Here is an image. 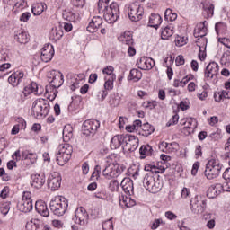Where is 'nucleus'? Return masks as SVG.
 <instances>
[{"label":"nucleus","mask_w":230,"mask_h":230,"mask_svg":"<svg viewBox=\"0 0 230 230\" xmlns=\"http://www.w3.org/2000/svg\"><path fill=\"white\" fill-rule=\"evenodd\" d=\"M47 76L51 84L46 86L45 93L48 94L49 100L53 102L57 98V94H58L57 89L64 84V75H62V72L51 70Z\"/></svg>","instance_id":"f257e3e1"},{"label":"nucleus","mask_w":230,"mask_h":230,"mask_svg":"<svg viewBox=\"0 0 230 230\" xmlns=\"http://www.w3.org/2000/svg\"><path fill=\"white\" fill-rule=\"evenodd\" d=\"M111 0H99L98 10L103 12V18L108 24H114L119 19V4L113 2L108 6Z\"/></svg>","instance_id":"f03ea898"},{"label":"nucleus","mask_w":230,"mask_h":230,"mask_svg":"<svg viewBox=\"0 0 230 230\" xmlns=\"http://www.w3.org/2000/svg\"><path fill=\"white\" fill-rule=\"evenodd\" d=\"M143 186L149 193H159L163 190V181L149 172L143 179Z\"/></svg>","instance_id":"7ed1b4c3"},{"label":"nucleus","mask_w":230,"mask_h":230,"mask_svg":"<svg viewBox=\"0 0 230 230\" xmlns=\"http://www.w3.org/2000/svg\"><path fill=\"white\" fill-rule=\"evenodd\" d=\"M49 208L56 217H64L69 208V201L65 197L58 196L50 201Z\"/></svg>","instance_id":"20e7f679"},{"label":"nucleus","mask_w":230,"mask_h":230,"mask_svg":"<svg viewBox=\"0 0 230 230\" xmlns=\"http://www.w3.org/2000/svg\"><path fill=\"white\" fill-rule=\"evenodd\" d=\"M49 114V102L46 99H37L32 103L31 115L36 119H44Z\"/></svg>","instance_id":"39448f33"},{"label":"nucleus","mask_w":230,"mask_h":230,"mask_svg":"<svg viewBox=\"0 0 230 230\" xmlns=\"http://www.w3.org/2000/svg\"><path fill=\"white\" fill-rule=\"evenodd\" d=\"M222 171V164H220V160L218 159H210L207 164L205 169V177L209 181L213 179H217L218 175H220V172Z\"/></svg>","instance_id":"423d86ee"},{"label":"nucleus","mask_w":230,"mask_h":230,"mask_svg":"<svg viewBox=\"0 0 230 230\" xmlns=\"http://www.w3.org/2000/svg\"><path fill=\"white\" fill-rule=\"evenodd\" d=\"M124 171L125 166L119 164H108L102 170V175L108 180L116 179V177H119Z\"/></svg>","instance_id":"0eeeda50"},{"label":"nucleus","mask_w":230,"mask_h":230,"mask_svg":"<svg viewBox=\"0 0 230 230\" xmlns=\"http://www.w3.org/2000/svg\"><path fill=\"white\" fill-rule=\"evenodd\" d=\"M206 199L202 195H196L190 199V208L193 215H202L206 211Z\"/></svg>","instance_id":"6e6552de"},{"label":"nucleus","mask_w":230,"mask_h":230,"mask_svg":"<svg viewBox=\"0 0 230 230\" xmlns=\"http://www.w3.org/2000/svg\"><path fill=\"white\" fill-rule=\"evenodd\" d=\"M17 208L22 213H30V211H32L33 199H31V192H23L22 199L17 204Z\"/></svg>","instance_id":"1a4fd4ad"},{"label":"nucleus","mask_w":230,"mask_h":230,"mask_svg":"<svg viewBox=\"0 0 230 230\" xmlns=\"http://www.w3.org/2000/svg\"><path fill=\"white\" fill-rule=\"evenodd\" d=\"M128 17L133 22H137L143 19V14L145 13V9L140 4H131L128 11Z\"/></svg>","instance_id":"9d476101"},{"label":"nucleus","mask_w":230,"mask_h":230,"mask_svg":"<svg viewBox=\"0 0 230 230\" xmlns=\"http://www.w3.org/2000/svg\"><path fill=\"white\" fill-rule=\"evenodd\" d=\"M100 128V121L96 119L85 120L83 124L84 136H94Z\"/></svg>","instance_id":"9b49d317"},{"label":"nucleus","mask_w":230,"mask_h":230,"mask_svg":"<svg viewBox=\"0 0 230 230\" xmlns=\"http://www.w3.org/2000/svg\"><path fill=\"white\" fill-rule=\"evenodd\" d=\"M73 220L75 224H78L79 226H87L89 224V214L87 210L84 207L77 208Z\"/></svg>","instance_id":"f8f14e48"},{"label":"nucleus","mask_w":230,"mask_h":230,"mask_svg":"<svg viewBox=\"0 0 230 230\" xmlns=\"http://www.w3.org/2000/svg\"><path fill=\"white\" fill-rule=\"evenodd\" d=\"M48 186L51 189L52 191H57L62 184V176L58 172H53L49 175L48 178Z\"/></svg>","instance_id":"ddd939ff"},{"label":"nucleus","mask_w":230,"mask_h":230,"mask_svg":"<svg viewBox=\"0 0 230 230\" xmlns=\"http://www.w3.org/2000/svg\"><path fill=\"white\" fill-rule=\"evenodd\" d=\"M227 184V182H225L223 185L220 183L210 185L207 190V197L208 199H216L222 191H228L227 188H226Z\"/></svg>","instance_id":"4468645a"},{"label":"nucleus","mask_w":230,"mask_h":230,"mask_svg":"<svg viewBox=\"0 0 230 230\" xmlns=\"http://www.w3.org/2000/svg\"><path fill=\"white\" fill-rule=\"evenodd\" d=\"M124 141L126 143V150L128 152H136L139 146V138L133 135H126Z\"/></svg>","instance_id":"2eb2a0df"},{"label":"nucleus","mask_w":230,"mask_h":230,"mask_svg":"<svg viewBox=\"0 0 230 230\" xmlns=\"http://www.w3.org/2000/svg\"><path fill=\"white\" fill-rule=\"evenodd\" d=\"M53 55H55L53 45L47 44L41 49L40 59L45 63L50 62L53 59Z\"/></svg>","instance_id":"dca6fc26"},{"label":"nucleus","mask_w":230,"mask_h":230,"mask_svg":"<svg viewBox=\"0 0 230 230\" xmlns=\"http://www.w3.org/2000/svg\"><path fill=\"white\" fill-rule=\"evenodd\" d=\"M219 66L217 62H210L205 69V79L213 80L218 75Z\"/></svg>","instance_id":"f3484780"},{"label":"nucleus","mask_w":230,"mask_h":230,"mask_svg":"<svg viewBox=\"0 0 230 230\" xmlns=\"http://www.w3.org/2000/svg\"><path fill=\"white\" fill-rule=\"evenodd\" d=\"M137 66L143 71H150L155 66V61L150 58L142 57L137 60Z\"/></svg>","instance_id":"a211bd4d"},{"label":"nucleus","mask_w":230,"mask_h":230,"mask_svg":"<svg viewBox=\"0 0 230 230\" xmlns=\"http://www.w3.org/2000/svg\"><path fill=\"white\" fill-rule=\"evenodd\" d=\"M31 184L32 188H35L36 190H40V188H42L46 183V175H44V173L32 174L31 176Z\"/></svg>","instance_id":"6ab92c4d"},{"label":"nucleus","mask_w":230,"mask_h":230,"mask_svg":"<svg viewBox=\"0 0 230 230\" xmlns=\"http://www.w3.org/2000/svg\"><path fill=\"white\" fill-rule=\"evenodd\" d=\"M30 93H34L38 96H40V94H44V88L42 85H39L37 83L32 82L29 87L26 86L24 88L23 94L26 96L27 94H30Z\"/></svg>","instance_id":"aec40b11"},{"label":"nucleus","mask_w":230,"mask_h":230,"mask_svg":"<svg viewBox=\"0 0 230 230\" xmlns=\"http://www.w3.org/2000/svg\"><path fill=\"white\" fill-rule=\"evenodd\" d=\"M208 34V22H200L194 30V37L196 39H203Z\"/></svg>","instance_id":"412c9836"},{"label":"nucleus","mask_w":230,"mask_h":230,"mask_svg":"<svg viewBox=\"0 0 230 230\" xmlns=\"http://www.w3.org/2000/svg\"><path fill=\"white\" fill-rule=\"evenodd\" d=\"M103 24V19L100 16H94L89 25L87 26L86 30L90 33H94L98 30V28H101Z\"/></svg>","instance_id":"4be33fe9"},{"label":"nucleus","mask_w":230,"mask_h":230,"mask_svg":"<svg viewBox=\"0 0 230 230\" xmlns=\"http://www.w3.org/2000/svg\"><path fill=\"white\" fill-rule=\"evenodd\" d=\"M22 78H24V72L16 71L9 76L8 83L13 85V87H17V85L22 82Z\"/></svg>","instance_id":"5701e85b"},{"label":"nucleus","mask_w":230,"mask_h":230,"mask_svg":"<svg viewBox=\"0 0 230 230\" xmlns=\"http://www.w3.org/2000/svg\"><path fill=\"white\" fill-rule=\"evenodd\" d=\"M120 186L123 191L128 193V195H134V181L130 178H124Z\"/></svg>","instance_id":"b1692460"},{"label":"nucleus","mask_w":230,"mask_h":230,"mask_svg":"<svg viewBox=\"0 0 230 230\" xmlns=\"http://www.w3.org/2000/svg\"><path fill=\"white\" fill-rule=\"evenodd\" d=\"M35 209L41 217H49V210L48 205L43 200H38L35 203Z\"/></svg>","instance_id":"393cba45"},{"label":"nucleus","mask_w":230,"mask_h":230,"mask_svg":"<svg viewBox=\"0 0 230 230\" xmlns=\"http://www.w3.org/2000/svg\"><path fill=\"white\" fill-rule=\"evenodd\" d=\"M181 123L185 126L183 130H186L187 134H192L197 128V119H183Z\"/></svg>","instance_id":"a878e982"},{"label":"nucleus","mask_w":230,"mask_h":230,"mask_svg":"<svg viewBox=\"0 0 230 230\" xmlns=\"http://www.w3.org/2000/svg\"><path fill=\"white\" fill-rule=\"evenodd\" d=\"M14 40L19 44H28L30 42V34L24 31H18L15 32Z\"/></svg>","instance_id":"bb28decb"},{"label":"nucleus","mask_w":230,"mask_h":230,"mask_svg":"<svg viewBox=\"0 0 230 230\" xmlns=\"http://www.w3.org/2000/svg\"><path fill=\"white\" fill-rule=\"evenodd\" d=\"M166 168L164 166L154 164H146L145 165V171L149 172L150 173H164Z\"/></svg>","instance_id":"cd10ccee"},{"label":"nucleus","mask_w":230,"mask_h":230,"mask_svg":"<svg viewBox=\"0 0 230 230\" xmlns=\"http://www.w3.org/2000/svg\"><path fill=\"white\" fill-rule=\"evenodd\" d=\"M119 42L125 44L126 46H134V38L130 31H125L119 37Z\"/></svg>","instance_id":"c85d7f7f"},{"label":"nucleus","mask_w":230,"mask_h":230,"mask_svg":"<svg viewBox=\"0 0 230 230\" xmlns=\"http://www.w3.org/2000/svg\"><path fill=\"white\" fill-rule=\"evenodd\" d=\"M119 200L122 208H132L136 206V201L132 198L125 196V194H119Z\"/></svg>","instance_id":"c756f323"},{"label":"nucleus","mask_w":230,"mask_h":230,"mask_svg":"<svg viewBox=\"0 0 230 230\" xmlns=\"http://www.w3.org/2000/svg\"><path fill=\"white\" fill-rule=\"evenodd\" d=\"M214 100L217 103H222L224 100H230V91L222 90L219 92H215Z\"/></svg>","instance_id":"7c9ffc66"},{"label":"nucleus","mask_w":230,"mask_h":230,"mask_svg":"<svg viewBox=\"0 0 230 230\" xmlns=\"http://www.w3.org/2000/svg\"><path fill=\"white\" fill-rule=\"evenodd\" d=\"M125 143V136L123 135H116L111 138V148L112 150H117V148H119Z\"/></svg>","instance_id":"2f4dec72"},{"label":"nucleus","mask_w":230,"mask_h":230,"mask_svg":"<svg viewBox=\"0 0 230 230\" xmlns=\"http://www.w3.org/2000/svg\"><path fill=\"white\" fill-rule=\"evenodd\" d=\"M161 22H163V18L159 14L152 13L149 17V25L151 28H159L161 25Z\"/></svg>","instance_id":"473e14b6"},{"label":"nucleus","mask_w":230,"mask_h":230,"mask_svg":"<svg viewBox=\"0 0 230 230\" xmlns=\"http://www.w3.org/2000/svg\"><path fill=\"white\" fill-rule=\"evenodd\" d=\"M70 159L71 156L64 153H60V151H58V153L56 154V161L59 166H64L65 164H67Z\"/></svg>","instance_id":"72a5a7b5"},{"label":"nucleus","mask_w":230,"mask_h":230,"mask_svg":"<svg viewBox=\"0 0 230 230\" xmlns=\"http://www.w3.org/2000/svg\"><path fill=\"white\" fill-rule=\"evenodd\" d=\"M141 131L139 132V134H141V136H144L145 137H148V136H150L151 134H154V131L155 130L154 128V126L150 125L149 123H144L141 126Z\"/></svg>","instance_id":"f704fd0d"},{"label":"nucleus","mask_w":230,"mask_h":230,"mask_svg":"<svg viewBox=\"0 0 230 230\" xmlns=\"http://www.w3.org/2000/svg\"><path fill=\"white\" fill-rule=\"evenodd\" d=\"M58 152H60L61 154H65V155H68L71 157V155H73V146L67 143L61 144L58 148Z\"/></svg>","instance_id":"c9c22d12"},{"label":"nucleus","mask_w":230,"mask_h":230,"mask_svg":"<svg viewBox=\"0 0 230 230\" xmlns=\"http://www.w3.org/2000/svg\"><path fill=\"white\" fill-rule=\"evenodd\" d=\"M45 8H48L45 3L35 4L32 5L31 12L33 15H41Z\"/></svg>","instance_id":"e433bc0d"},{"label":"nucleus","mask_w":230,"mask_h":230,"mask_svg":"<svg viewBox=\"0 0 230 230\" xmlns=\"http://www.w3.org/2000/svg\"><path fill=\"white\" fill-rule=\"evenodd\" d=\"M92 94L93 98H96L99 102H103L109 93L106 90L95 89Z\"/></svg>","instance_id":"4c0bfd02"},{"label":"nucleus","mask_w":230,"mask_h":230,"mask_svg":"<svg viewBox=\"0 0 230 230\" xmlns=\"http://www.w3.org/2000/svg\"><path fill=\"white\" fill-rule=\"evenodd\" d=\"M152 152H154V149L150 145L142 146L139 149L140 158L145 159L147 155H152Z\"/></svg>","instance_id":"58836bf2"},{"label":"nucleus","mask_w":230,"mask_h":230,"mask_svg":"<svg viewBox=\"0 0 230 230\" xmlns=\"http://www.w3.org/2000/svg\"><path fill=\"white\" fill-rule=\"evenodd\" d=\"M141 78H143V74L139 69H137V68L131 69L128 76L129 80H134V82H139Z\"/></svg>","instance_id":"ea45409f"},{"label":"nucleus","mask_w":230,"mask_h":230,"mask_svg":"<svg viewBox=\"0 0 230 230\" xmlns=\"http://www.w3.org/2000/svg\"><path fill=\"white\" fill-rule=\"evenodd\" d=\"M73 137V127L66 125L63 128V139L64 141H69Z\"/></svg>","instance_id":"a19ab883"},{"label":"nucleus","mask_w":230,"mask_h":230,"mask_svg":"<svg viewBox=\"0 0 230 230\" xmlns=\"http://www.w3.org/2000/svg\"><path fill=\"white\" fill-rule=\"evenodd\" d=\"M173 35V28L167 26L162 29L161 37L164 40H168Z\"/></svg>","instance_id":"79ce46f5"},{"label":"nucleus","mask_w":230,"mask_h":230,"mask_svg":"<svg viewBox=\"0 0 230 230\" xmlns=\"http://www.w3.org/2000/svg\"><path fill=\"white\" fill-rule=\"evenodd\" d=\"M104 91H112L114 89V80H116V75H112L111 78L104 77Z\"/></svg>","instance_id":"37998d69"},{"label":"nucleus","mask_w":230,"mask_h":230,"mask_svg":"<svg viewBox=\"0 0 230 230\" xmlns=\"http://www.w3.org/2000/svg\"><path fill=\"white\" fill-rule=\"evenodd\" d=\"M22 159H23L24 161H26V159H29L33 164L37 161V154L30 153V151H23L22 153Z\"/></svg>","instance_id":"c03bdc74"},{"label":"nucleus","mask_w":230,"mask_h":230,"mask_svg":"<svg viewBox=\"0 0 230 230\" xmlns=\"http://www.w3.org/2000/svg\"><path fill=\"white\" fill-rule=\"evenodd\" d=\"M215 31L217 35H220V33H226V31H227V24H226L225 22H219L216 23Z\"/></svg>","instance_id":"a18cd8bd"},{"label":"nucleus","mask_w":230,"mask_h":230,"mask_svg":"<svg viewBox=\"0 0 230 230\" xmlns=\"http://www.w3.org/2000/svg\"><path fill=\"white\" fill-rule=\"evenodd\" d=\"M203 10L205 13H207V17H213V14L215 13V5L212 4H205L203 5Z\"/></svg>","instance_id":"49530a36"},{"label":"nucleus","mask_w":230,"mask_h":230,"mask_svg":"<svg viewBox=\"0 0 230 230\" xmlns=\"http://www.w3.org/2000/svg\"><path fill=\"white\" fill-rule=\"evenodd\" d=\"M165 21H170L171 22L177 20V13H173L172 9H166L164 13Z\"/></svg>","instance_id":"de8ad7c7"},{"label":"nucleus","mask_w":230,"mask_h":230,"mask_svg":"<svg viewBox=\"0 0 230 230\" xmlns=\"http://www.w3.org/2000/svg\"><path fill=\"white\" fill-rule=\"evenodd\" d=\"M26 4H27L26 0H20L13 7V12L17 13V12H21V10H24V8H26Z\"/></svg>","instance_id":"09e8293b"},{"label":"nucleus","mask_w":230,"mask_h":230,"mask_svg":"<svg viewBox=\"0 0 230 230\" xmlns=\"http://www.w3.org/2000/svg\"><path fill=\"white\" fill-rule=\"evenodd\" d=\"M64 17H66V21H69L70 22H76L78 21V14L73 12L65 13Z\"/></svg>","instance_id":"8fccbe9b"},{"label":"nucleus","mask_w":230,"mask_h":230,"mask_svg":"<svg viewBox=\"0 0 230 230\" xmlns=\"http://www.w3.org/2000/svg\"><path fill=\"white\" fill-rule=\"evenodd\" d=\"M51 35L54 40H60V39L64 37V31H62V30L53 29Z\"/></svg>","instance_id":"3c124183"},{"label":"nucleus","mask_w":230,"mask_h":230,"mask_svg":"<svg viewBox=\"0 0 230 230\" xmlns=\"http://www.w3.org/2000/svg\"><path fill=\"white\" fill-rule=\"evenodd\" d=\"M188 43V38L184 37V36H177L175 38V44L176 46H178L179 48L186 45Z\"/></svg>","instance_id":"603ef678"},{"label":"nucleus","mask_w":230,"mask_h":230,"mask_svg":"<svg viewBox=\"0 0 230 230\" xmlns=\"http://www.w3.org/2000/svg\"><path fill=\"white\" fill-rule=\"evenodd\" d=\"M25 227L26 230H42V228H40V225L33 221L27 222Z\"/></svg>","instance_id":"864d4df0"},{"label":"nucleus","mask_w":230,"mask_h":230,"mask_svg":"<svg viewBox=\"0 0 230 230\" xmlns=\"http://www.w3.org/2000/svg\"><path fill=\"white\" fill-rule=\"evenodd\" d=\"M103 75H107L108 78H112V76H116L114 75V66H109L103 68L102 70Z\"/></svg>","instance_id":"5fc2aeb1"},{"label":"nucleus","mask_w":230,"mask_h":230,"mask_svg":"<svg viewBox=\"0 0 230 230\" xmlns=\"http://www.w3.org/2000/svg\"><path fill=\"white\" fill-rule=\"evenodd\" d=\"M164 221H163V218H158V219H155L153 222H151L150 224V227L152 230H155L157 229V227H159V226H164Z\"/></svg>","instance_id":"6e6d98bb"},{"label":"nucleus","mask_w":230,"mask_h":230,"mask_svg":"<svg viewBox=\"0 0 230 230\" xmlns=\"http://www.w3.org/2000/svg\"><path fill=\"white\" fill-rule=\"evenodd\" d=\"M165 146H167V149L165 152H177V149L179 148V144L173 142V143H168V144H164Z\"/></svg>","instance_id":"4d7b16f0"},{"label":"nucleus","mask_w":230,"mask_h":230,"mask_svg":"<svg viewBox=\"0 0 230 230\" xmlns=\"http://www.w3.org/2000/svg\"><path fill=\"white\" fill-rule=\"evenodd\" d=\"M103 230H114V224L112 223V218L108 219L102 223Z\"/></svg>","instance_id":"13d9d810"},{"label":"nucleus","mask_w":230,"mask_h":230,"mask_svg":"<svg viewBox=\"0 0 230 230\" xmlns=\"http://www.w3.org/2000/svg\"><path fill=\"white\" fill-rule=\"evenodd\" d=\"M0 211L4 216L8 215V213L10 212V202L2 203L0 207Z\"/></svg>","instance_id":"bf43d9fd"},{"label":"nucleus","mask_w":230,"mask_h":230,"mask_svg":"<svg viewBox=\"0 0 230 230\" xmlns=\"http://www.w3.org/2000/svg\"><path fill=\"white\" fill-rule=\"evenodd\" d=\"M109 189L111 191H118L119 189V182H118L116 180H112L109 184Z\"/></svg>","instance_id":"052dcab7"},{"label":"nucleus","mask_w":230,"mask_h":230,"mask_svg":"<svg viewBox=\"0 0 230 230\" xmlns=\"http://www.w3.org/2000/svg\"><path fill=\"white\" fill-rule=\"evenodd\" d=\"M221 61H223L224 64H230V50H226L223 53Z\"/></svg>","instance_id":"680f3d73"},{"label":"nucleus","mask_w":230,"mask_h":230,"mask_svg":"<svg viewBox=\"0 0 230 230\" xmlns=\"http://www.w3.org/2000/svg\"><path fill=\"white\" fill-rule=\"evenodd\" d=\"M177 123H179V115L175 114L171 118V119L167 123V127H172V125H177Z\"/></svg>","instance_id":"e2e57ef3"},{"label":"nucleus","mask_w":230,"mask_h":230,"mask_svg":"<svg viewBox=\"0 0 230 230\" xmlns=\"http://www.w3.org/2000/svg\"><path fill=\"white\" fill-rule=\"evenodd\" d=\"M10 58L8 52L4 49L0 50V62H6Z\"/></svg>","instance_id":"0e129e2a"},{"label":"nucleus","mask_w":230,"mask_h":230,"mask_svg":"<svg viewBox=\"0 0 230 230\" xmlns=\"http://www.w3.org/2000/svg\"><path fill=\"white\" fill-rule=\"evenodd\" d=\"M16 125L18 126V127H20V128L22 129V130H24V128H26V120H24V119H22V118H18L17 119H16Z\"/></svg>","instance_id":"69168bd1"},{"label":"nucleus","mask_w":230,"mask_h":230,"mask_svg":"<svg viewBox=\"0 0 230 230\" xmlns=\"http://www.w3.org/2000/svg\"><path fill=\"white\" fill-rule=\"evenodd\" d=\"M190 196H191V192L190 191V189L184 187L181 192V199H188V197H190Z\"/></svg>","instance_id":"338daca9"},{"label":"nucleus","mask_w":230,"mask_h":230,"mask_svg":"<svg viewBox=\"0 0 230 230\" xmlns=\"http://www.w3.org/2000/svg\"><path fill=\"white\" fill-rule=\"evenodd\" d=\"M220 44H223L226 48L230 49V39L229 38H220L219 39Z\"/></svg>","instance_id":"774afa93"}]
</instances>
